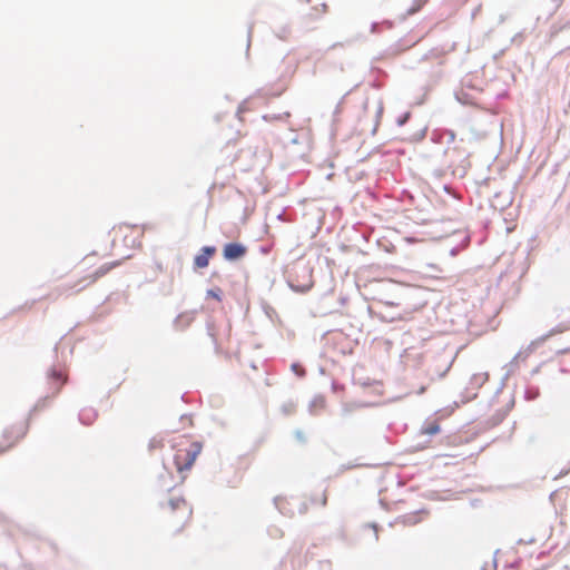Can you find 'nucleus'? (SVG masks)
Listing matches in <instances>:
<instances>
[{
  "label": "nucleus",
  "instance_id": "43",
  "mask_svg": "<svg viewBox=\"0 0 570 570\" xmlns=\"http://www.w3.org/2000/svg\"><path fill=\"white\" fill-rule=\"evenodd\" d=\"M271 312H266V315H272V313H275V309L273 307H269Z\"/></svg>",
  "mask_w": 570,
  "mask_h": 570
},
{
  "label": "nucleus",
  "instance_id": "48",
  "mask_svg": "<svg viewBox=\"0 0 570 570\" xmlns=\"http://www.w3.org/2000/svg\"><path fill=\"white\" fill-rule=\"evenodd\" d=\"M424 391H425V386H422V387L419 390V392H417V393H419V394H423V393H424Z\"/></svg>",
  "mask_w": 570,
  "mask_h": 570
},
{
  "label": "nucleus",
  "instance_id": "16",
  "mask_svg": "<svg viewBox=\"0 0 570 570\" xmlns=\"http://www.w3.org/2000/svg\"><path fill=\"white\" fill-rule=\"evenodd\" d=\"M461 403L465 404L472 400H474L478 396V393L473 390H470V386L468 385L464 391L461 393Z\"/></svg>",
  "mask_w": 570,
  "mask_h": 570
},
{
  "label": "nucleus",
  "instance_id": "26",
  "mask_svg": "<svg viewBox=\"0 0 570 570\" xmlns=\"http://www.w3.org/2000/svg\"><path fill=\"white\" fill-rule=\"evenodd\" d=\"M383 104L380 102L379 104V107H377V110H376V121H375V125H374V128L372 130V134L374 135L377 130V127H379V121H380V118L382 117V114H383Z\"/></svg>",
  "mask_w": 570,
  "mask_h": 570
},
{
  "label": "nucleus",
  "instance_id": "17",
  "mask_svg": "<svg viewBox=\"0 0 570 570\" xmlns=\"http://www.w3.org/2000/svg\"><path fill=\"white\" fill-rule=\"evenodd\" d=\"M540 390L537 386H528L524 391V399L527 401H534L539 397Z\"/></svg>",
  "mask_w": 570,
  "mask_h": 570
},
{
  "label": "nucleus",
  "instance_id": "1",
  "mask_svg": "<svg viewBox=\"0 0 570 570\" xmlns=\"http://www.w3.org/2000/svg\"><path fill=\"white\" fill-rule=\"evenodd\" d=\"M287 285L296 293H306L313 287V267L309 262L297 259L284 273Z\"/></svg>",
  "mask_w": 570,
  "mask_h": 570
},
{
  "label": "nucleus",
  "instance_id": "28",
  "mask_svg": "<svg viewBox=\"0 0 570 570\" xmlns=\"http://www.w3.org/2000/svg\"><path fill=\"white\" fill-rule=\"evenodd\" d=\"M318 570H332V562L330 560L318 561Z\"/></svg>",
  "mask_w": 570,
  "mask_h": 570
},
{
  "label": "nucleus",
  "instance_id": "5",
  "mask_svg": "<svg viewBox=\"0 0 570 570\" xmlns=\"http://www.w3.org/2000/svg\"><path fill=\"white\" fill-rule=\"evenodd\" d=\"M216 247L213 245L203 246L194 257L193 268L195 271L206 268L209 265L210 258L216 254Z\"/></svg>",
  "mask_w": 570,
  "mask_h": 570
},
{
  "label": "nucleus",
  "instance_id": "15",
  "mask_svg": "<svg viewBox=\"0 0 570 570\" xmlns=\"http://www.w3.org/2000/svg\"><path fill=\"white\" fill-rule=\"evenodd\" d=\"M455 98L456 100L462 104V105H465V106H469V105H473V98L471 97L470 94H468L466 91H459L455 94Z\"/></svg>",
  "mask_w": 570,
  "mask_h": 570
},
{
  "label": "nucleus",
  "instance_id": "23",
  "mask_svg": "<svg viewBox=\"0 0 570 570\" xmlns=\"http://www.w3.org/2000/svg\"><path fill=\"white\" fill-rule=\"evenodd\" d=\"M411 118V112L410 111H405L403 114H401L397 118H396V124L397 126L402 127L404 126L405 124H407V121L410 120Z\"/></svg>",
  "mask_w": 570,
  "mask_h": 570
},
{
  "label": "nucleus",
  "instance_id": "49",
  "mask_svg": "<svg viewBox=\"0 0 570 570\" xmlns=\"http://www.w3.org/2000/svg\"><path fill=\"white\" fill-rule=\"evenodd\" d=\"M186 395H187L186 393H184V394L181 395V400H183L184 402H186Z\"/></svg>",
  "mask_w": 570,
  "mask_h": 570
},
{
  "label": "nucleus",
  "instance_id": "22",
  "mask_svg": "<svg viewBox=\"0 0 570 570\" xmlns=\"http://www.w3.org/2000/svg\"><path fill=\"white\" fill-rule=\"evenodd\" d=\"M426 2H428V0H414V4L407 9L406 13L409 16L416 13L423 7V4Z\"/></svg>",
  "mask_w": 570,
  "mask_h": 570
},
{
  "label": "nucleus",
  "instance_id": "4",
  "mask_svg": "<svg viewBox=\"0 0 570 570\" xmlns=\"http://www.w3.org/2000/svg\"><path fill=\"white\" fill-rule=\"evenodd\" d=\"M222 254L225 261L237 262L246 256L247 247L238 242H229L224 245Z\"/></svg>",
  "mask_w": 570,
  "mask_h": 570
},
{
  "label": "nucleus",
  "instance_id": "12",
  "mask_svg": "<svg viewBox=\"0 0 570 570\" xmlns=\"http://www.w3.org/2000/svg\"><path fill=\"white\" fill-rule=\"evenodd\" d=\"M275 37L285 41L288 39L291 35V26L288 23H284L282 26L275 27L273 30Z\"/></svg>",
  "mask_w": 570,
  "mask_h": 570
},
{
  "label": "nucleus",
  "instance_id": "39",
  "mask_svg": "<svg viewBox=\"0 0 570 570\" xmlns=\"http://www.w3.org/2000/svg\"><path fill=\"white\" fill-rule=\"evenodd\" d=\"M185 420H188L189 422H191L190 416H189L188 414H183V415L180 416V421H181V422H184Z\"/></svg>",
  "mask_w": 570,
  "mask_h": 570
},
{
  "label": "nucleus",
  "instance_id": "51",
  "mask_svg": "<svg viewBox=\"0 0 570 570\" xmlns=\"http://www.w3.org/2000/svg\"><path fill=\"white\" fill-rule=\"evenodd\" d=\"M55 353L57 354L58 352V344L55 345V348H53Z\"/></svg>",
  "mask_w": 570,
  "mask_h": 570
},
{
  "label": "nucleus",
  "instance_id": "47",
  "mask_svg": "<svg viewBox=\"0 0 570 570\" xmlns=\"http://www.w3.org/2000/svg\"><path fill=\"white\" fill-rule=\"evenodd\" d=\"M271 312H266V315H272V313H275V309L273 307H269Z\"/></svg>",
  "mask_w": 570,
  "mask_h": 570
},
{
  "label": "nucleus",
  "instance_id": "50",
  "mask_svg": "<svg viewBox=\"0 0 570 570\" xmlns=\"http://www.w3.org/2000/svg\"><path fill=\"white\" fill-rule=\"evenodd\" d=\"M529 353L533 350V343L531 345H529Z\"/></svg>",
  "mask_w": 570,
  "mask_h": 570
},
{
  "label": "nucleus",
  "instance_id": "44",
  "mask_svg": "<svg viewBox=\"0 0 570 570\" xmlns=\"http://www.w3.org/2000/svg\"><path fill=\"white\" fill-rule=\"evenodd\" d=\"M271 312H266V315H272V313H275V309L273 307H269Z\"/></svg>",
  "mask_w": 570,
  "mask_h": 570
},
{
  "label": "nucleus",
  "instance_id": "3",
  "mask_svg": "<svg viewBox=\"0 0 570 570\" xmlns=\"http://www.w3.org/2000/svg\"><path fill=\"white\" fill-rule=\"evenodd\" d=\"M203 450V443L199 441L191 442L189 448L184 452L178 451L174 455V463L178 472H184L190 470L195 463L196 458L200 454Z\"/></svg>",
  "mask_w": 570,
  "mask_h": 570
},
{
  "label": "nucleus",
  "instance_id": "40",
  "mask_svg": "<svg viewBox=\"0 0 570 570\" xmlns=\"http://www.w3.org/2000/svg\"><path fill=\"white\" fill-rule=\"evenodd\" d=\"M332 389H333V391H337L338 389H342V386H340L336 382H333Z\"/></svg>",
  "mask_w": 570,
  "mask_h": 570
},
{
  "label": "nucleus",
  "instance_id": "52",
  "mask_svg": "<svg viewBox=\"0 0 570 570\" xmlns=\"http://www.w3.org/2000/svg\"><path fill=\"white\" fill-rule=\"evenodd\" d=\"M6 449H7V448H2V446H0V453L4 452V450H6Z\"/></svg>",
  "mask_w": 570,
  "mask_h": 570
},
{
  "label": "nucleus",
  "instance_id": "38",
  "mask_svg": "<svg viewBox=\"0 0 570 570\" xmlns=\"http://www.w3.org/2000/svg\"><path fill=\"white\" fill-rule=\"evenodd\" d=\"M501 421H502V416L498 415V416L493 417V425L499 424Z\"/></svg>",
  "mask_w": 570,
  "mask_h": 570
},
{
  "label": "nucleus",
  "instance_id": "37",
  "mask_svg": "<svg viewBox=\"0 0 570 570\" xmlns=\"http://www.w3.org/2000/svg\"><path fill=\"white\" fill-rule=\"evenodd\" d=\"M371 527L374 529V531H375V539L377 540L379 539V534H377L379 525L376 523H372Z\"/></svg>",
  "mask_w": 570,
  "mask_h": 570
},
{
  "label": "nucleus",
  "instance_id": "13",
  "mask_svg": "<svg viewBox=\"0 0 570 570\" xmlns=\"http://www.w3.org/2000/svg\"><path fill=\"white\" fill-rule=\"evenodd\" d=\"M440 424L438 421L425 422L422 428V433L429 435H435L440 432Z\"/></svg>",
  "mask_w": 570,
  "mask_h": 570
},
{
  "label": "nucleus",
  "instance_id": "34",
  "mask_svg": "<svg viewBox=\"0 0 570 570\" xmlns=\"http://www.w3.org/2000/svg\"><path fill=\"white\" fill-rule=\"evenodd\" d=\"M534 541H535V540H534V538H530V539H525V540L520 539V540L518 541V543H519V544H521V543H533Z\"/></svg>",
  "mask_w": 570,
  "mask_h": 570
},
{
  "label": "nucleus",
  "instance_id": "36",
  "mask_svg": "<svg viewBox=\"0 0 570 570\" xmlns=\"http://www.w3.org/2000/svg\"><path fill=\"white\" fill-rule=\"evenodd\" d=\"M342 411H343V414H346V413L351 412L350 405L348 404H344Z\"/></svg>",
  "mask_w": 570,
  "mask_h": 570
},
{
  "label": "nucleus",
  "instance_id": "19",
  "mask_svg": "<svg viewBox=\"0 0 570 570\" xmlns=\"http://www.w3.org/2000/svg\"><path fill=\"white\" fill-rule=\"evenodd\" d=\"M167 503H168L169 508L173 511L179 509L180 505H186L187 504L185 499L181 498V497H179V498H170Z\"/></svg>",
  "mask_w": 570,
  "mask_h": 570
},
{
  "label": "nucleus",
  "instance_id": "41",
  "mask_svg": "<svg viewBox=\"0 0 570 570\" xmlns=\"http://www.w3.org/2000/svg\"><path fill=\"white\" fill-rule=\"evenodd\" d=\"M326 502H327V498H326V495L324 494V495H323V498H322L321 503H322V505H326Z\"/></svg>",
  "mask_w": 570,
  "mask_h": 570
},
{
  "label": "nucleus",
  "instance_id": "53",
  "mask_svg": "<svg viewBox=\"0 0 570 570\" xmlns=\"http://www.w3.org/2000/svg\"><path fill=\"white\" fill-rule=\"evenodd\" d=\"M306 2H309V0H305Z\"/></svg>",
  "mask_w": 570,
  "mask_h": 570
},
{
  "label": "nucleus",
  "instance_id": "31",
  "mask_svg": "<svg viewBox=\"0 0 570 570\" xmlns=\"http://www.w3.org/2000/svg\"><path fill=\"white\" fill-rule=\"evenodd\" d=\"M295 436L301 443H305L306 439L301 430L295 431Z\"/></svg>",
  "mask_w": 570,
  "mask_h": 570
},
{
  "label": "nucleus",
  "instance_id": "30",
  "mask_svg": "<svg viewBox=\"0 0 570 570\" xmlns=\"http://www.w3.org/2000/svg\"><path fill=\"white\" fill-rule=\"evenodd\" d=\"M247 104H248V101H247V100H245V101H243V102L239 105V107H238V109H237V114H238V115H239V114H242V112H245L246 110H248Z\"/></svg>",
  "mask_w": 570,
  "mask_h": 570
},
{
  "label": "nucleus",
  "instance_id": "33",
  "mask_svg": "<svg viewBox=\"0 0 570 570\" xmlns=\"http://www.w3.org/2000/svg\"><path fill=\"white\" fill-rule=\"evenodd\" d=\"M551 1L554 4L553 12H556L561 7L563 0H551Z\"/></svg>",
  "mask_w": 570,
  "mask_h": 570
},
{
  "label": "nucleus",
  "instance_id": "42",
  "mask_svg": "<svg viewBox=\"0 0 570 570\" xmlns=\"http://www.w3.org/2000/svg\"><path fill=\"white\" fill-rule=\"evenodd\" d=\"M274 501H275V505H276V508L282 512V510H281V508H279V505H278L279 499H278V498H275V500H274Z\"/></svg>",
  "mask_w": 570,
  "mask_h": 570
},
{
  "label": "nucleus",
  "instance_id": "27",
  "mask_svg": "<svg viewBox=\"0 0 570 570\" xmlns=\"http://www.w3.org/2000/svg\"><path fill=\"white\" fill-rule=\"evenodd\" d=\"M443 135L446 137V144L450 145L455 140V132L452 129H444Z\"/></svg>",
  "mask_w": 570,
  "mask_h": 570
},
{
  "label": "nucleus",
  "instance_id": "10",
  "mask_svg": "<svg viewBox=\"0 0 570 570\" xmlns=\"http://www.w3.org/2000/svg\"><path fill=\"white\" fill-rule=\"evenodd\" d=\"M489 380L488 373H475L471 376L469 381L470 390H473L478 393V391L483 386V384Z\"/></svg>",
  "mask_w": 570,
  "mask_h": 570
},
{
  "label": "nucleus",
  "instance_id": "2",
  "mask_svg": "<svg viewBox=\"0 0 570 570\" xmlns=\"http://www.w3.org/2000/svg\"><path fill=\"white\" fill-rule=\"evenodd\" d=\"M47 380L50 385H56L53 391L46 396L39 399L33 407L30 410L29 415L32 416L36 412L42 411L48 406L50 400H52L61 390L62 385L66 383V374L62 370L58 368L56 365H52L47 373ZM52 389V386H50Z\"/></svg>",
  "mask_w": 570,
  "mask_h": 570
},
{
  "label": "nucleus",
  "instance_id": "6",
  "mask_svg": "<svg viewBox=\"0 0 570 570\" xmlns=\"http://www.w3.org/2000/svg\"><path fill=\"white\" fill-rule=\"evenodd\" d=\"M452 238H458L459 239V243L453 245L451 248H450V255L455 257L456 255H459L463 249H465L470 243H471V236L469 233L466 232H462V230H455L451 236H450V239Z\"/></svg>",
  "mask_w": 570,
  "mask_h": 570
},
{
  "label": "nucleus",
  "instance_id": "32",
  "mask_svg": "<svg viewBox=\"0 0 570 570\" xmlns=\"http://www.w3.org/2000/svg\"><path fill=\"white\" fill-rule=\"evenodd\" d=\"M252 33H253V24H250L247 30V38H248L247 39V51L249 50Z\"/></svg>",
  "mask_w": 570,
  "mask_h": 570
},
{
  "label": "nucleus",
  "instance_id": "24",
  "mask_svg": "<svg viewBox=\"0 0 570 570\" xmlns=\"http://www.w3.org/2000/svg\"><path fill=\"white\" fill-rule=\"evenodd\" d=\"M402 520H403L404 524H409V525H413L419 522L416 513L403 515Z\"/></svg>",
  "mask_w": 570,
  "mask_h": 570
},
{
  "label": "nucleus",
  "instance_id": "21",
  "mask_svg": "<svg viewBox=\"0 0 570 570\" xmlns=\"http://www.w3.org/2000/svg\"><path fill=\"white\" fill-rule=\"evenodd\" d=\"M291 370L298 377H304L306 375V371H305L304 366L298 362L292 363Z\"/></svg>",
  "mask_w": 570,
  "mask_h": 570
},
{
  "label": "nucleus",
  "instance_id": "20",
  "mask_svg": "<svg viewBox=\"0 0 570 570\" xmlns=\"http://www.w3.org/2000/svg\"><path fill=\"white\" fill-rule=\"evenodd\" d=\"M206 296L220 302L223 297V291L219 287L209 288L206 292Z\"/></svg>",
  "mask_w": 570,
  "mask_h": 570
},
{
  "label": "nucleus",
  "instance_id": "45",
  "mask_svg": "<svg viewBox=\"0 0 570 570\" xmlns=\"http://www.w3.org/2000/svg\"><path fill=\"white\" fill-rule=\"evenodd\" d=\"M271 312H266V315H272V313H275V309L273 307H269Z\"/></svg>",
  "mask_w": 570,
  "mask_h": 570
},
{
  "label": "nucleus",
  "instance_id": "11",
  "mask_svg": "<svg viewBox=\"0 0 570 570\" xmlns=\"http://www.w3.org/2000/svg\"><path fill=\"white\" fill-rule=\"evenodd\" d=\"M325 397L323 395H316L308 404V412L312 415H317L318 411L325 406Z\"/></svg>",
  "mask_w": 570,
  "mask_h": 570
},
{
  "label": "nucleus",
  "instance_id": "9",
  "mask_svg": "<svg viewBox=\"0 0 570 570\" xmlns=\"http://www.w3.org/2000/svg\"><path fill=\"white\" fill-rule=\"evenodd\" d=\"M97 416H98V413L92 407H85L78 414V419H79L80 423L83 425L92 424L95 422V420L97 419Z\"/></svg>",
  "mask_w": 570,
  "mask_h": 570
},
{
  "label": "nucleus",
  "instance_id": "7",
  "mask_svg": "<svg viewBox=\"0 0 570 570\" xmlns=\"http://www.w3.org/2000/svg\"><path fill=\"white\" fill-rule=\"evenodd\" d=\"M28 422L24 425H14L3 431V439L10 441L7 448H11L16 441L23 438L28 431Z\"/></svg>",
  "mask_w": 570,
  "mask_h": 570
},
{
  "label": "nucleus",
  "instance_id": "46",
  "mask_svg": "<svg viewBox=\"0 0 570 570\" xmlns=\"http://www.w3.org/2000/svg\"><path fill=\"white\" fill-rule=\"evenodd\" d=\"M271 312H266V315H272V313H275V309L273 307H269Z\"/></svg>",
  "mask_w": 570,
  "mask_h": 570
},
{
  "label": "nucleus",
  "instance_id": "29",
  "mask_svg": "<svg viewBox=\"0 0 570 570\" xmlns=\"http://www.w3.org/2000/svg\"><path fill=\"white\" fill-rule=\"evenodd\" d=\"M567 29H570V18L568 20H566L564 22H562L557 31H563V30H567Z\"/></svg>",
  "mask_w": 570,
  "mask_h": 570
},
{
  "label": "nucleus",
  "instance_id": "25",
  "mask_svg": "<svg viewBox=\"0 0 570 570\" xmlns=\"http://www.w3.org/2000/svg\"><path fill=\"white\" fill-rule=\"evenodd\" d=\"M149 450H156L159 448H163V440L158 439L157 436H154L150 439L148 444Z\"/></svg>",
  "mask_w": 570,
  "mask_h": 570
},
{
  "label": "nucleus",
  "instance_id": "18",
  "mask_svg": "<svg viewBox=\"0 0 570 570\" xmlns=\"http://www.w3.org/2000/svg\"><path fill=\"white\" fill-rule=\"evenodd\" d=\"M118 263L105 264L95 271V279L106 275L112 267L117 266Z\"/></svg>",
  "mask_w": 570,
  "mask_h": 570
},
{
  "label": "nucleus",
  "instance_id": "35",
  "mask_svg": "<svg viewBox=\"0 0 570 570\" xmlns=\"http://www.w3.org/2000/svg\"><path fill=\"white\" fill-rule=\"evenodd\" d=\"M425 135H426V128H424L423 130L420 131L416 139L417 140L423 139L425 137Z\"/></svg>",
  "mask_w": 570,
  "mask_h": 570
},
{
  "label": "nucleus",
  "instance_id": "8",
  "mask_svg": "<svg viewBox=\"0 0 570 570\" xmlns=\"http://www.w3.org/2000/svg\"><path fill=\"white\" fill-rule=\"evenodd\" d=\"M194 321V312H184L176 316L173 326L177 331H184Z\"/></svg>",
  "mask_w": 570,
  "mask_h": 570
},
{
  "label": "nucleus",
  "instance_id": "14",
  "mask_svg": "<svg viewBox=\"0 0 570 570\" xmlns=\"http://www.w3.org/2000/svg\"><path fill=\"white\" fill-rule=\"evenodd\" d=\"M382 26H385L386 28L391 29V28H393L394 22L392 20H389V19H385L382 22L374 21V22L371 23V32L372 33H380Z\"/></svg>",
  "mask_w": 570,
  "mask_h": 570
}]
</instances>
